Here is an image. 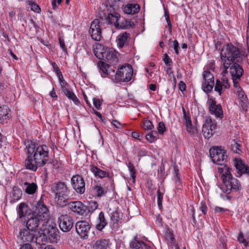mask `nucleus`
<instances>
[{
  "mask_svg": "<svg viewBox=\"0 0 249 249\" xmlns=\"http://www.w3.org/2000/svg\"><path fill=\"white\" fill-rule=\"evenodd\" d=\"M121 17L118 13L108 14L106 20L108 24H113L116 27H120L121 28H128L131 26L130 21L124 20L125 24H124L122 22L121 25H119V21L120 20Z\"/></svg>",
  "mask_w": 249,
  "mask_h": 249,
  "instance_id": "nucleus-18",
  "label": "nucleus"
},
{
  "mask_svg": "<svg viewBox=\"0 0 249 249\" xmlns=\"http://www.w3.org/2000/svg\"><path fill=\"white\" fill-rule=\"evenodd\" d=\"M31 9L34 12L38 13H40L41 11L39 6L36 3H33L31 5Z\"/></svg>",
  "mask_w": 249,
  "mask_h": 249,
  "instance_id": "nucleus-56",
  "label": "nucleus"
},
{
  "mask_svg": "<svg viewBox=\"0 0 249 249\" xmlns=\"http://www.w3.org/2000/svg\"><path fill=\"white\" fill-rule=\"evenodd\" d=\"M130 247L133 249H149V246L143 242L137 240L134 238L130 243Z\"/></svg>",
  "mask_w": 249,
  "mask_h": 249,
  "instance_id": "nucleus-35",
  "label": "nucleus"
},
{
  "mask_svg": "<svg viewBox=\"0 0 249 249\" xmlns=\"http://www.w3.org/2000/svg\"><path fill=\"white\" fill-rule=\"evenodd\" d=\"M107 225V221L106 220L104 213L101 212L97 220V224L96 225V229L101 231H102Z\"/></svg>",
  "mask_w": 249,
  "mask_h": 249,
  "instance_id": "nucleus-34",
  "label": "nucleus"
},
{
  "mask_svg": "<svg viewBox=\"0 0 249 249\" xmlns=\"http://www.w3.org/2000/svg\"><path fill=\"white\" fill-rule=\"evenodd\" d=\"M234 92L238 96V99L239 105L243 109H246L249 105V101L244 91L243 90L240 86L234 87Z\"/></svg>",
  "mask_w": 249,
  "mask_h": 249,
  "instance_id": "nucleus-21",
  "label": "nucleus"
},
{
  "mask_svg": "<svg viewBox=\"0 0 249 249\" xmlns=\"http://www.w3.org/2000/svg\"><path fill=\"white\" fill-rule=\"evenodd\" d=\"M165 19L168 24V26L169 27V32H170V33H171V32H172V24H171V21L170 20L169 16V14L168 13L165 12Z\"/></svg>",
  "mask_w": 249,
  "mask_h": 249,
  "instance_id": "nucleus-55",
  "label": "nucleus"
},
{
  "mask_svg": "<svg viewBox=\"0 0 249 249\" xmlns=\"http://www.w3.org/2000/svg\"><path fill=\"white\" fill-rule=\"evenodd\" d=\"M51 65L53 68V71L55 72L56 74L59 76L60 74V76H62L61 71H60L57 64L55 62H52Z\"/></svg>",
  "mask_w": 249,
  "mask_h": 249,
  "instance_id": "nucleus-50",
  "label": "nucleus"
},
{
  "mask_svg": "<svg viewBox=\"0 0 249 249\" xmlns=\"http://www.w3.org/2000/svg\"><path fill=\"white\" fill-rule=\"evenodd\" d=\"M36 214L40 216L42 218L44 219L45 221L48 222L49 217L48 209L45 204L42 197L40 198L39 200L36 205Z\"/></svg>",
  "mask_w": 249,
  "mask_h": 249,
  "instance_id": "nucleus-19",
  "label": "nucleus"
},
{
  "mask_svg": "<svg viewBox=\"0 0 249 249\" xmlns=\"http://www.w3.org/2000/svg\"><path fill=\"white\" fill-rule=\"evenodd\" d=\"M140 5L136 3H129L124 8V12L127 14H135L140 11Z\"/></svg>",
  "mask_w": 249,
  "mask_h": 249,
  "instance_id": "nucleus-29",
  "label": "nucleus"
},
{
  "mask_svg": "<svg viewBox=\"0 0 249 249\" xmlns=\"http://www.w3.org/2000/svg\"><path fill=\"white\" fill-rule=\"evenodd\" d=\"M95 114L100 118L101 122H102L104 123H106L105 118L102 115V114L100 112L96 111Z\"/></svg>",
  "mask_w": 249,
  "mask_h": 249,
  "instance_id": "nucleus-62",
  "label": "nucleus"
},
{
  "mask_svg": "<svg viewBox=\"0 0 249 249\" xmlns=\"http://www.w3.org/2000/svg\"><path fill=\"white\" fill-rule=\"evenodd\" d=\"M133 73V70L132 66L128 64H126L118 69L115 75L114 82L116 83L128 82L131 79Z\"/></svg>",
  "mask_w": 249,
  "mask_h": 249,
  "instance_id": "nucleus-4",
  "label": "nucleus"
},
{
  "mask_svg": "<svg viewBox=\"0 0 249 249\" xmlns=\"http://www.w3.org/2000/svg\"><path fill=\"white\" fill-rule=\"evenodd\" d=\"M158 136V134L157 132L153 130L148 133L146 135L145 138L147 141L152 143L154 142L157 139Z\"/></svg>",
  "mask_w": 249,
  "mask_h": 249,
  "instance_id": "nucleus-42",
  "label": "nucleus"
},
{
  "mask_svg": "<svg viewBox=\"0 0 249 249\" xmlns=\"http://www.w3.org/2000/svg\"><path fill=\"white\" fill-rule=\"evenodd\" d=\"M108 245V241L101 239L97 240L95 243L96 249H106Z\"/></svg>",
  "mask_w": 249,
  "mask_h": 249,
  "instance_id": "nucleus-41",
  "label": "nucleus"
},
{
  "mask_svg": "<svg viewBox=\"0 0 249 249\" xmlns=\"http://www.w3.org/2000/svg\"><path fill=\"white\" fill-rule=\"evenodd\" d=\"M216 127V124L214 121L211 118L207 119L202 129L204 137L206 139H209L214 133Z\"/></svg>",
  "mask_w": 249,
  "mask_h": 249,
  "instance_id": "nucleus-12",
  "label": "nucleus"
},
{
  "mask_svg": "<svg viewBox=\"0 0 249 249\" xmlns=\"http://www.w3.org/2000/svg\"><path fill=\"white\" fill-rule=\"evenodd\" d=\"M157 198H158V204L159 207L162 206V201L163 199V194L160 192V190H157Z\"/></svg>",
  "mask_w": 249,
  "mask_h": 249,
  "instance_id": "nucleus-47",
  "label": "nucleus"
},
{
  "mask_svg": "<svg viewBox=\"0 0 249 249\" xmlns=\"http://www.w3.org/2000/svg\"><path fill=\"white\" fill-rule=\"evenodd\" d=\"M100 54H98L97 51H94L95 55L101 59L107 61L108 62L113 65L115 64L118 61V56L119 53L115 50L111 48L106 49L104 52H99Z\"/></svg>",
  "mask_w": 249,
  "mask_h": 249,
  "instance_id": "nucleus-6",
  "label": "nucleus"
},
{
  "mask_svg": "<svg viewBox=\"0 0 249 249\" xmlns=\"http://www.w3.org/2000/svg\"><path fill=\"white\" fill-rule=\"evenodd\" d=\"M89 170L96 177H98L102 178L109 177V175L107 172L103 171L100 168L93 165H90Z\"/></svg>",
  "mask_w": 249,
  "mask_h": 249,
  "instance_id": "nucleus-30",
  "label": "nucleus"
},
{
  "mask_svg": "<svg viewBox=\"0 0 249 249\" xmlns=\"http://www.w3.org/2000/svg\"><path fill=\"white\" fill-rule=\"evenodd\" d=\"M35 239L37 247L41 249L43 248V246L45 245L46 242L48 240L44 231L39 236H37L36 234Z\"/></svg>",
  "mask_w": 249,
  "mask_h": 249,
  "instance_id": "nucleus-36",
  "label": "nucleus"
},
{
  "mask_svg": "<svg viewBox=\"0 0 249 249\" xmlns=\"http://www.w3.org/2000/svg\"><path fill=\"white\" fill-rule=\"evenodd\" d=\"M166 129L165 124L163 122H160L158 124V130L159 133L163 134Z\"/></svg>",
  "mask_w": 249,
  "mask_h": 249,
  "instance_id": "nucleus-49",
  "label": "nucleus"
},
{
  "mask_svg": "<svg viewBox=\"0 0 249 249\" xmlns=\"http://www.w3.org/2000/svg\"><path fill=\"white\" fill-rule=\"evenodd\" d=\"M142 127L145 130H151L154 128V125L150 121L144 120L143 121Z\"/></svg>",
  "mask_w": 249,
  "mask_h": 249,
  "instance_id": "nucleus-46",
  "label": "nucleus"
},
{
  "mask_svg": "<svg viewBox=\"0 0 249 249\" xmlns=\"http://www.w3.org/2000/svg\"><path fill=\"white\" fill-rule=\"evenodd\" d=\"M63 93L69 99L72 100L76 105H78L79 104V100L72 91L68 89H64Z\"/></svg>",
  "mask_w": 249,
  "mask_h": 249,
  "instance_id": "nucleus-39",
  "label": "nucleus"
},
{
  "mask_svg": "<svg viewBox=\"0 0 249 249\" xmlns=\"http://www.w3.org/2000/svg\"><path fill=\"white\" fill-rule=\"evenodd\" d=\"M92 190L94 195L98 197L105 195L106 193V191L100 185L97 184L93 186Z\"/></svg>",
  "mask_w": 249,
  "mask_h": 249,
  "instance_id": "nucleus-40",
  "label": "nucleus"
},
{
  "mask_svg": "<svg viewBox=\"0 0 249 249\" xmlns=\"http://www.w3.org/2000/svg\"><path fill=\"white\" fill-rule=\"evenodd\" d=\"M43 230L50 242L56 243L59 240V231L56 227L49 225L47 228L43 229Z\"/></svg>",
  "mask_w": 249,
  "mask_h": 249,
  "instance_id": "nucleus-20",
  "label": "nucleus"
},
{
  "mask_svg": "<svg viewBox=\"0 0 249 249\" xmlns=\"http://www.w3.org/2000/svg\"><path fill=\"white\" fill-rule=\"evenodd\" d=\"M130 38V35L126 32H124L119 34L116 39L117 45L119 48H123L127 45Z\"/></svg>",
  "mask_w": 249,
  "mask_h": 249,
  "instance_id": "nucleus-28",
  "label": "nucleus"
},
{
  "mask_svg": "<svg viewBox=\"0 0 249 249\" xmlns=\"http://www.w3.org/2000/svg\"><path fill=\"white\" fill-rule=\"evenodd\" d=\"M220 58L224 68L222 74L228 73V69L232 63L241 62L242 60L239 49L231 44L224 45L221 50Z\"/></svg>",
  "mask_w": 249,
  "mask_h": 249,
  "instance_id": "nucleus-2",
  "label": "nucleus"
},
{
  "mask_svg": "<svg viewBox=\"0 0 249 249\" xmlns=\"http://www.w3.org/2000/svg\"><path fill=\"white\" fill-rule=\"evenodd\" d=\"M89 33L92 38L96 41H100L101 37V29L100 21L94 19L91 23Z\"/></svg>",
  "mask_w": 249,
  "mask_h": 249,
  "instance_id": "nucleus-13",
  "label": "nucleus"
},
{
  "mask_svg": "<svg viewBox=\"0 0 249 249\" xmlns=\"http://www.w3.org/2000/svg\"><path fill=\"white\" fill-rule=\"evenodd\" d=\"M22 187L24 190L25 192L28 195L34 194L37 188L36 184L34 182L29 183L27 182H25L23 183Z\"/></svg>",
  "mask_w": 249,
  "mask_h": 249,
  "instance_id": "nucleus-32",
  "label": "nucleus"
},
{
  "mask_svg": "<svg viewBox=\"0 0 249 249\" xmlns=\"http://www.w3.org/2000/svg\"><path fill=\"white\" fill-rule=\"evenodd\" d=\"M238 240L239 242L244 244L245 246H247L248 243L246 242V239L244 238L243 233L240 232L238 237Z\"/></svg>",
  "mask_w": 249,
  "mask_h": 249,
  "instance_id": "nucleus-51",
  "label": "nucleus"
},
{
  "mask_svg": "<svg viewBox=\"0 0 249 249\" xmlns=\"http://www.w3.org/2000/svg\"><path fill=\"white\" fill-rule=\"evenodd\" d=\"M48 222L42 218L40 216L37 215L35 213L29 214L28 220L26 222V228L37 232L38 226L42 224L44 226Z\"/></svg>",
  "mask_w": 249,
  "mask_h": 249,
  "instance_id": "nucleus-8",
  "label": "nucleus"
},
{
  "mask_svg": "<svg viewBox=\"0 0 249 249\" xmlns=\"http://www.w3.org/2000/svg\"><path fill=\"white\" fill-rule=\"evenodd\" d=\"M209 111L211 114L214 115L216 118H222L223 113L222 107L220 104H216L214 99L209 98L207 101Z\"/></svg>",
  "mask_w": 249,
  "mask_h": 249,
  "instance_id": "nucleus-11",
  "label": "nucleus"
},
{
  "mask_svg": "<svg viewBox=\"0 0 249 249\" xmlns=\"http://www.w3.org/2000/svg\"><path fill=\"white\" fill-rule=\"evenodd\" d=\"M68 205L70 210L78 215H82L86 213V206L80 201L71 202Z\"/></svg>",
  "mask_w": 249,
  "mask_h": 249,
  "instance_id": "nucleus-23",
  "label": "nucleus"
},
{
  "mask_svg": "<svg viewBox=\"0 0 249 249\" xmlns=\"http://www.w3.org/2000/svg\"><path fill=\"white\" fill-rule=\"evenodd\" d=\"M204 82L202 83V89L206 93L210 92L214 86V77L209 71H205L203 73Z\"/></svg>",
  "mask_w": 249,
  "mask_h": 249,
  "instance_id": "nucleus-10",
  "label": "nucleus"
},
{
  "mask_svg": "<svg viewBox=\"0 0 249 249\" xmlns=\"http://www.w3.org/2000/svg\"><path fill=\"white\" fill-rule=\"evenodd\" d=\"M51 192L54 195V201L57 205L63 207L67 204L70 191L65 183L59 182L53 184Z\"/></svg>",
  "mask_w": 249,
  "mask_h": 249,
  "instance_id": "nucleus-3",
  "label": "nucleus"
},
{
  "mask_svg": "<svg viewBox=\"0 0 249 249\" xmlns=\"http://www.w3.org/2000/svg\"><path fill=\"white\" fill-rule=\"evenodd\" d=\"M59 79L60 80V83L61 89L62 90V91H64V89H68L66 88V86L67 85L66 82L64 80H62L61 79L60 76H59Z\"/></svg>",
  "mask_w": 249,
  "mask_h": 249,
  "instance_id": "nucleus-58",
  "label": "nucleus"
},
{
  "mask_svg": "<svg viewBox=\"0 0 249 249\" xmlns=\"http://www.w3.org/2000/svg\"><path fill=\"white\" fill-rule=\"evenodd\" d=\"M17 213L19 218H21L26 216L27 215L31 214V210L27 204L25 203L22 202L19 204L18 207L17 209Z\"/></svg>",
  "mask_w": 249,
  "mask_h": 249,
  "instance_id": "nucleus-27",
  "label": "nucleus"
},
{
  "mask_svg": "<svg viewBox=\"0 0 249 249\" xmlns=\"http://www.w3.org/2000/svg\"><path fill=\"white\" fill-rule=\"evenodd\" d=\"M231 171V169L227 165H223L217 168V172L222 180V182L227 179H230V178L232 177Z\"/></svg>",
  "mask_w": 249,
  "mask_h": 249,
  "instance_id": "nucleus-25",
  "label": "nucleus"
},
{
  "mask_svg": "<svg viewBox=\"0 0 249 249\" xmlns=\"http://www.w3.org/2000/svg\"><path fill=\"white\" fill-rule=\"evenodd\" d=\"M93 102L94 106L97 109H99L101 108V102L100 100L97 98H93Z\"/></svg>",
  "mask_w": 249,
  "mask_h": 249,
  "instance_id": "nucleus-53",
  "label": "nucleus"
},
{
  "mask_svg": "<svg viewBox=\"0 0 249 249\" xmlns=\"http://www.w3.org/2000/svg\"><path fill=\"white\" fill-rule=\"evenodd\" d=\"M36 233L34 231L24 227L20 230L19 238L23 243H31L34 241Z\"/></svg>",
  "mask_w": 249,
  "mask_h": 249,
  "instance_id": "nucleus-17",
  "label": "nucleus"
},
{
  "mask_svg": "<svg viewBox=\"0 0 249 249\" xmlns=\"http://www.w3.org/2000/svg\"><path fill=\"white\" fill-rule=\"evenodd\" d=\"M210 155L213 163L221 164L227 158L226 152L221 147H213L210 148Z\"/></svg>",
  "mask_w": 249,
  "mask_h": 249,
  "instance_id": "nucleus-7",
  "label": "nucleus"
},
{
  "mask_svg": "<svg viewBox=\"0 0 249 249\" xmlns=\"http://www.w3.org/2000/svg\"><path fill=\"white\" fill-rule=\"evenodd\" d=\"M98 67L100 69L102 76L105 77L110 75V66L103 61H99L98 63Z\"/></svg>",
  "mask_w": 249,
  "mask_h": 249,
  "instance_id": "nucleus-33",
  "label": "nucleus"
},
{
  "mask_svg": "<svg viewBox=\"0 0 249 249\" xmlns=\"http://www.w3.org/2000/svg\"><path fill=\"white\" fill-rule=\"evenodd\" d=\"M183 119L185 121L184 123L186 127L187 131L190 135L195 134L197 132V128L196 126L193 125L190 117L187 115L184 108L183 109Z\"/></svg>",
  "mask_w": 249,
  "mask_h": 249,
  "instance_id": "nucleus-26",
  "label": "nucleus"
},
{
  "mask_svg": "<svg viewBox=\"0 0 249 249\" xmlns=\"http://www.w3.org/2000/svg\"><path fill=\"white\" fill-rule=\"evenodd\" d=\"M9 111L7 106L0 107V123H4L8 119Z\"/></svg>",
  "mask_w": 249,
  "mask_h": 249,
  "instance_id": "nucleus-37",
  "label": "nucleus"
},
{
  "mask_svg": "<svg viewBox=\"0 0 249 249\" xmlns=\"http://www.w3.org/2000/svg\"><path fill=\"white\" fill-rule=\"evenodd\" d=\"M98 205L96 201H90L89 202L88 205L86 207L88 209L89 212L93 213L98 208Z\"/></svg>",
  "mask_w": 249,
  "mask_h": 249,
  "instance_id": "nucleus-44",
  "label": "nucleus"
},
{
  "mask_svg": "<svg viewBox=\"0 0 249 249\" xmlns=\"http://www.w3.org/2000/svg\"><path fill=\"white\" fill-rule=\"evenodd\" d=\"M233 164L237 170V177H241L243 174L249 176V167L245 164L241 159L235 158Z\"/></svg>",
  "mask_w": 249,
  "mask_h": 249,
  "instance_id": "nucleus-22",
  "label": "nucleus"
},
{
  "mask_svg": "<svg viewBox=\"0 0 249 249\" xmlns=\"http://www.w3.org/2000/svg\"><path fill=\"white\" fill-rule=\"evenodd\" d=\"M71 182L76 193L83 194L85 191V183L83 177L79 175L74 176L71 179Z\"/></svg>",
  "mask_w": 249,
  "mask_h": 249,
  "instance_id": "nucleus-14",
  "label": "nucleus"
},
{
  "mask_svg": "<svg viewBox=\"0 0 249 249\" xmlns=\"http://www.w3.org/2000/svg\"><path fill=\"white\" fill-rule=\"evenodd\" d=\"M59 42L60 46L62 49L63 51L67 53V48L65 46L64 40L61 39V38H59Z\"/></svg>",
  "mask_w": 249,
  "mask_h": 249,
  "instance_id": "nucleus-60",
  "label": "nucleus"
},
{
  "mask_svg": "<svg viewBox=\"0 0 249 249\" xmlns=\"http://www.w3.org/2000/svg\"><path fill=\"white\" fill-rule=\"evenodd\" d=\"M173 42V48L175 51V53L177 54H178V41L177 40H174Z\"/></svg>",
  "mask_w": 249,
  "mask_h": 249,
  "instance_id": "nucleus-59",
  "label": "nucleus"
},
{
  "mask_svg": "<svg viewBox=\"0 0 249 249\" xmlns=\"http://www.w3.org/2000/svg\"><path fill=\"white\" fill-rule=\"evenodd\" d=\"M200 210L204 214H206L207 212V207L205 202L202 201L199 207Z\"/></svg>",
  "mask_w": 249,
  "mask_h": 249,
  "instance_id": "nucleus-52",
  "label": "nucleus"
},
{
  "mask_svg": "<svg viewBox=\"0 0 249 249\" xmlns=\"http://www.w3.org/2000/svg\"><path fill=\"white\" fill-rule=\"evenodd\" d=\"M62 0H53L52 1V5L53 7V10H55L57 8V3L58 5H59L62 2Z\"/></svg>",
  "mask_w": 249,
  "mask_h": 249,
  "instance_id": "nucleus-57",
  "label": "nucleus"
},
{
  "mask_svg": "<svg viewBox=\"0 0 249 249\" xmlns=\"http://www.w3.org/2000/svg\"><path fill=\"white\" fill-rule=\"evenodd\" d=\"M90 228V224L86 221H78L75 225V229L77 233L83 238L88 237Z\"/></svg>",
  "mask_w": 249,
  "mask_h": 249,
  "instance_id": "nucleus-15",
  "label": "nucleus"
},
{
  "mask_svg": "<svg viewBox=\"0 0 249 249\" xmlns=\"http://www.w3.org/2000/svg\"><path fill=\"white\" fill-rule=\"evenodd\" d=\"M59 227L64 232L70 231L73 227V221L72 218L67 214L61 215L58 218Z\"/></svg>",
  "mask_w": 249,
  "mask_h": 249,
  "instance_id": "nucleus-16",
  "label": "nucleus"
},
{
  "mask_svg": "<svg viewBox=\"0 0 249 249\" xmlns=\"http://www.w3.org/2000/svg\"><path fill=\"white\" fill-rule=\"evenodd\" d=\"M238 62H233L228 69V73L229 72L231 76L233 87L240 85L241 78L244 73V70L242 67L237 63Z\"/></svg>",
  "mask_w": 249,
  "mask_h": 249,
  "instance_id": "nucleus-5",
  "label": "nucleus"
},
{
  "mask_svg": "<svg viewBox=\"0 0 249 249\" xmlns=\"http://www.w3.org/2000/svg\"><path fill=\"white\" fill-rule=\"evenodd\" d=\"M223 185L221 187L222 191L227 194H230L232 191H237L241 189V184L239 180L233 177L230 178L223 182Z\"/></svg>",
  "mask_w": 249,
  "mask_h": 249,
  "instance_id": "nucleus-9",
  "label": "nucleus"
},
{
  "mask_svg": "<svg viewBox=\"0 0 249 249\" xmlns=\"http://www.w3.org/2000/svg\"><path fill=\"white\" fill-rule=\"evenodd\" d=\"M26 150L28 156L25 160L26 168L36 171L38 167L43 166L49 160L48 147L45 145L36 144L33 142L25 143Z\"/></svg>",
  "mask_w": 249,
  "mask_h": 249,
  "instance_id": "nucleus-1",
  "label": "nucleus"
},
{
  "mask_svg": "<svg viewBox=\"0 0 249 249\" xmlns=\"http://www.w3.org/2000/svg\"><path fill=\"white\" fill-rule=\"evenodd\" d=\"M22 195V190L17 187H14L11 193V203H15L21 198Z\"/></svg>",
  "mask_w": 249,
  "mask_h": 249,
  "instance_id": "nucleus-31",
  "label": "nucleus"
},
{
  "mask_svg": "<svg viewBox=\"0 0 249 249\" xmlns=\"http://www.w3.org/2000/svg\"><path fill=\"white\" fill-rule=\"evenodd\" d=\"M175 172L176 174V176L174 178L175 181L176 183L177 184V186L178 188H180V187L181 186V183L180 182V179L179 178V177L178 176V170L177 169L176 167L174 168Z\"/></svg>",
  "mask_w": 249,
  "mask_h": 249,
  "instance_id": "nucleus-48",
  "label": "nucleus"
},
{
  "mask_svg": "<svg viewBox=\"0 0 249 249\" xmlns=\"http://www.w3.org/2000/svg\"><path fill=\"white\" fill-rule=\"evenodd\" d=\"M239 141L233 140L231 142V150L237 154H240L242 152L241 145Z\"/></svg>",
  "mask_w": 249,
  "mask_h": 249,
  "instance_id": "nucleus-38",
  "label": "nucleus"
},
{
  "mask_svg": "<svg viewBox=\"0 0 249 249\" xmlns=\"http://www.w3.org/2000/svg\"><path fill=\"white\" fill-rule=\"evenodd\" d=\"M20 249H32V248L29 243H25L21 247Z\"/></svg>",
  "mask_w": 249,
  "mask_h": 249,
  "instance_id": "nucleus-64",
  "label": "nucleus"
},
{
  "mask_svg": "<svg viewBox=\"0 0 249 249\" xmlns=\"http://www.w3.org/2000/svg\"><path fill=\"white\" fill-rule=\"evenodd\" d=\"M230 87L228 79L226 77L221 79H216L214 86V90L221 95L226 89Z\"/></svg>",
  "mask_w": 249,
  "mask_h": 249,
  "instance_id": "nucleus-24",
  "label": "nucleus"
},
{
  "mask_svg": "<svg viewBox=\"0 0 249 249\" xmlns=\"http://www.w3.org/2000/svg\"><path fill=\"white\" fill-rule=\"evenodd\" d=\"M112 124L117 128L121 127V124L117 120L112 121Z\"/></svg>",
  "mask_w": 249,
  "mask_h": 249,
  "instance_id": "nucleus-63",
  "label": "nucleus"
},
{
  "mask_svg": "<svg viewBox=\"0 0 249 249\" xmlns=\"http://www.w3.org/2000/svg\"><path fill=\"white\" fill-rule=\"evenodd\" d=\"M163 61L167 66H170V64L172 63V59L166 53L164 54Z\"/></svg>",
  "mask_w": 249,
  "mask_h": 249,
  "instance_id": "nucleus-54",
  "label": "nucleus"
},
{
  "mask_svg": "<svg viewBox=\"0 0 249 249\" xmlns=\"http://www.w3.org/2000/svg\"><path fill=\"white\" fill-rule=\"evenodd\" d=\"M127 167L130 173V177L133 180V182L134 183L135 182V179L136 177L135 167L133 165V164L130 162L128 163Z\"/></svg>",
  "mask_w": 249,
  "mask_h": 249,
  "instance_id": "nucleus-43",
  "label": "nucleus"
},
{
  "mask_svg": "<svg viewBox=\"0 0 249 249\" xmlns=\"http://www.w3.org/2000/svg\"><path fill=\"white\" fill-rule=\"evenodd\" d=\"M178 87L181 91H184L185 90L186 85L183 82L180 81L178 84Z\"/></svg>",
  "mask_w": 249,
  "mask_h": 249,
  "instance_id": "nucleus-61",
  "label": "nucleus"
},
{
  "mask_svg": "<svg viewBox=\"0 0 249 249\" xmlns=\"http://www.w3.org/2000/svg\"><path fill=\"white\" fill-rule=\"evenodd\" d=\"M122 214L118 212H114L111 216V220L114 223H118L121 218Z\"/></svg>",
  "mask_w": 249,
  "mask_h": 249,
  "instance_id": "nucleus-45",
  "label": "nucleus"
}]
</instances>
